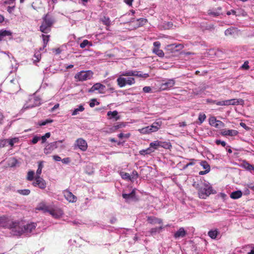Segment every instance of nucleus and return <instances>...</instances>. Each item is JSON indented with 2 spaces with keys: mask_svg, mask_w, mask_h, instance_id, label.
I'll return each mask as SVG.
<instances>
[{
  "mask_svg": "<svg viewBox=\"0 0 254 254\" xmlns=\"http://www.w3.org/2000/svg\"><path fill=\"white\" fill-rule=\"evenodd\" d=\"M131 76L140 77L144 78L149 77L148 73H141V71L137 70H127L121 72V75L117 79V85L122 88L127 85H132L135 83L134 78Z\"/></svg>",
  "mask_w": 254,
  "mask_h": 254,
  "instance_id": "nucleus-1",
  "label": "nucleus"
},
{
  "mask_svg": "<svg viewBox=\"0 0 254 254\" xmlns=\"http://www.w3.org/2000/svg\"><path fill=\"white\" fill-rule=\"evenodd\" d=\"M18 221L14 220L10 216L3 215L0 216V227L8 229L11 230L15 235L16 229L18 227Z\"/></svg>",
  "mask_w": 254,
  "mask_h": 254,
  "instance_id": "nucleus-2",
  "label": "nucleus"
},
{
  "mask_svg": "<svg viewBox=\"0 0 254 254\" xmlns=\"http://www.w3.org/2000/svg\"><path fill=\"white\" fill-rule=\"evenodd\" d=\"M55 20L53 16L48 13L43 18V21L40 27V30L44 33H48L51 31V27L54 23Z\"/></svg>",
  "mask_w": 254,
  "mask_h": 254,
  "instance_id": "nucleus-3",
  "label": "nucleus"
},
{
  "mask_svg": "<svg viewBox=\"0 0 254 254\" xmlns=\"http://www.w3.org/2000/svg\"><path fill=\"white\" fill-rule=\"evenodd\" d=\"M37 226V224L35 223H30L26 225H24L23 227H21L20 225V222L18 221V228L16 229L15 234L16 236H20L23 233H31L33 230L35 229Z\"/></svg>",
  "mask_w": 254,
  "mask_h": 254,
  "instance_id": "nucleus-4",
  "label": "nucleus"
},
{
  "mask_svg": "<svg viewBox=\"0 0 254 254\" xmlns=\"http://www.w3.org/2000/svg\"><path fill=\"white\" fill-rule=\"evenodd\" d=\"M93 75L91 70H82L75 74L74 78L76 81H84L91 79Z\"/></svg>",
  "mask_w": 254,
  "mask_h": 254,
  "instance_id": "nucleus-5",
  "label": "nucleus"
},
{
  "mask_svg": "<svg viewBox=\"0 0 254 254\" xmlns=\"http://www.w3.org/2000/svg\"><path fill=\"white\" fill-rule=\"evenodd\" d=\"M215 191H214L212 188L210 186H205L204 188H201L198 191V195L199 198L202 199H205L210 194L214 193Z\"/></svg>",
  "mask_w": 254,
  "mask_h": 254,
  "instance_id": "nucleus-6",
  "label": "nucleus"
},
{
  "mask_svg": "<svg viewBox=\"0 0 254 254\" xmlns=\"http://www.w3.org/2000/svg\"><path fill=\"white\" fill-rule=\"evenodd\" d=\"M32 185L34 187L38 186L40 189L44 190L46 188L47 184L45 181L42 178L36 177Z\"/></svg>",
  "mask_w": 254,
  "mask_h": 254,
  "instance_id": "nucleus-7",
  "label": "nucleus"
},
{
  "mask_svg": "<svg viewBox=\"0 0 254 254\" xmlns=\"http://www.w3.org/2000/svg\"><path fill=\"white\" fill-rule=\"evenodd\" d=\"M64 198L69 202L73 203L77 201V197L69 190H66L63 191Z\"/></svg>",
  "mask_w": 254,
  "mask_h": 254,
  "instance_id": "nucleus-8",
  "label": "nucleus"
},
{
  "mask_svg": "<svg viewBox=\"0 0 254 254\" xmlns=\"http://www.w3.org/2000/svg\"><path fill=\"white\" fill-rule=\"evenodd\" d=\"M153 46L154 48L152 50L153 53L157 55L159 57H163L164 53L162 50L160 49L161 46L160 42L159 41H156L153 43Z\"/></svg>",
  "mask_w": 254,
  "mask_h": 254,
  "instance_id": "nucleus-9",
  "label": "nucleus"
},
{
  "mask_svg": "<svg viewBox=\"0 0 254 254\" xmlns=\"http://www.w3.org/2000/svg\"><path fill=\"white\" fill-rule=\"evenodd\" d=\"M58 142L62 143L63 140H59L58 141H55L48 144L44 148V152L46 154H50L55 149L57 148V143Z\"/></svg>",
  "mask_w": 254,
  "mask_h": 254,
  "instance_id": "nucleus-10",
  "label": "nucleus"
},
{
  "mask_svg": "<svg viewBox=\"0 0 254 254\" xmlns=\"http://www.w3.org/2000/svg\"><path fill=\"white\" fill-rule=\"evenodd\" d=\"M209 124L216 128L224 127V124L221 121L217 120L215 117H211L209 119Z\"/></svg>",
  "mask_w": 254,
  "mask_h": 254,
  "instance_id": "nucleus-11",
  "label": "nucleus"
},
{
  "mask_svg": "<svg viewBox=\"0 0 254 254\" xmlns=\"http://www.w3.org/2000/svg\"><path fill=\"white\" fill-rule=\"evenodd\" d=\"M175 84V81L173 79H168L161 83L160 88L163 90H167L172 87Z\"/></svg>",
  "mask_w": 254,
  "mask_h": 254,
  "instance_id": "nucleus-12",
  "label": "nucleus"
},
{
  "mask_svg": "<svg viewBox=\"0 0 254 254\" xmlns=\"http://www.w3.org/2000/svg\"><path fill=\"white\" fill-rule=\"evenodd\" d=\"M76 146L82 151H86L87 149V143L86 141L82 138H78L75 142Z\"/></svg>",
  "mask_w": 254,
  "mask_h": 254,
  "instance_id": "nucleus-13",
  "label": "nucleus"
},
{
  "mask_svg": "<svg viewBox=\"0 0 254 254\" xmlns=\"http://www.w3.org/2000/svg\"><path fill=\"white\" fill-rule=\"evenodd\" d=\"M105 86L100 83H96L94 84L92 87L89 90V92H93L95 91L98 90L99 93H103V91L105 89Z\"/></svg>",
  "mask_w": 254,
  "mask_h": 254,
  "instance_id": "nucleus-14",
  "label": "nucleus"
},
{
  "mask_svg": "<svg viewBox=\"0 0 254 254\" xmlns=\"http://www.w3.org/2000/svg\"><path fill=\"white\" fill-rule=\"evenodd\" d=\"M238 131L234 129H223L222 130L221 134L223 136H236L238 134Z\"/></svg>",
  "mask_w": 254,
  "mask_h": 254,
  "instance_id": "nucleus-15",
  "label": "nucleus"
},
{
  "mask_svg": "<svg viewBox=\"0 0 254 254\" xmlns=\"http://www.w3.org/2000/svg\"><path fill=\"white\" fill-rule=\"evenodd\" d=\"M222 7L219 6L216 9L212 10L210 9L208 11V14L210 16L213 17H217L219 16L222 14Z\"/></svg>",
  "mask_w": 254,
  "mask_h": 254,
  "instance_id": "nucleus-16",
  "label": "nucleus"
},
{
  "mask_svg": "<svg viewBox=\"0 0 254 254\" xmlns=\"http://www.w3.org/2000/svg\"><path fill=\"white\" fill-rule=\"evenodd\" d=\"M147 221L149 223L151 224H162L163 223L162 220L161 219L156 218L154 216H148L147 217Z\"/></svg>",
  "mask_w": 254,
  "mask_h": 254,
  "instance_id": "nucleus-17",
  "label": "nucleus"
},
{
  "mask_svg": "<svg viewBox=\"0 0 254 254\" xmlns=\"http://www.w3.org/2000/svg\"><path fill=\"white\" fill-rule=\"evenodd\" d=\"M162 122L161 121L154 122L151 126H149L151 132L157 131L160 128Z\"/></svg>",
  "mask_w": 254,
  "mask_h": 254,
  "instance_id": "nucleus-18",
  "label": "nucleus"
},
{
  "mask_svg": "<svg viewBox=\"0 0 254 254\" xmlns=\"http://www.w3.org/2000/svg\"><path fill=\"white\" fill-rule=\"evenodd\" d=\"M12 33L10 31L6 30H0V41H2L3 39L6 36H11Z\"/></svg>",
  "mask_w": 254,
  "mask_h": 254,
  "instance_id": "nucleus-19",
  "label": "nucleus"
},
{
  "mask_svg": "<svg viewBox=\"0 0 254 254\" xmlns=\"http://www.w3.org/2000/svg\"><path fill=\"white\" fill-rule=\"evenodd\" d=\"M243 193L241 190H237L233 191L230 194V197L234 199H238L242 197Z\"/></svg>",
  "mask_w": 254,
  "mask_h": 254,
  "instance_id": "nucleus-20",
  "label": "nucleus"
},
{
  "mask_svg": "<svg viewBox=\"0 0 254 254\" xmlns=\"http://www.w3.org/2000/svg\"><path fill=\"white\" fill-rule=\"evenodd\" d=\"M186 232L183 228H180L174 234L176 238L184 237L186 236Z\"/></svg>",
  "mask_w": 254,
  "mask_h": 254,
  "instance_id": "nucleus-21",
  "label": "nucleus"
},
{
  "mask_svg": "<svg viewBox=\"0 0 254 254\" xmlns=\"http://www.w3.org/2000/svg\"><path fill=\"white\" fill-rule=\"evenodd\" d=\"M118 112L117 111H109L107 113V116L109 117L110 119L115 118L116 121L120 119V117L118 116Z\"/></svg>",
  "mask_w": 254,
  "mask_h": 254,
  "instance_id": "nucleus-22",
  "label": "nucleus"
},
{
  "mask_svg": "<svg viewBox=\"0 0 254 254\" xmlns=\"http://www.w3.org/2000/svg\"><path fill=\"white\" fill-rule=\"evenodd\" d=\"M50 207L46 205L44 202H41L39 204L37 207V209L39 210H42L44 212H48L49 211Z\"/></svg>",
  "mask_w": 254,
  "mask_h": 254,
  "instance_id": "nucleus-23",
  "label": "nucleus"
},
{
  "mask_svg": "<svg viewBox=\"0 0 254 254\" xmlns=\"http://www.w3.org/2000/svg\"><path fill=\"white\" fill-rule=\"evenodd\" d=\"M244 103V100L242 99H230V105H241Z\"/></svg>",
  "mask_w": 254,
  "mask_h": 254,
  "instance_id": "nucleus-24",
  "label": "nucleus"
},
{
  "mask_svg": "<svg viewBox=\"0 0 254 254\" xmlns=\"http://www.w3.org/2000/svg\"><path fill=\"white\" fill-rule=\"evenodd\" d=\"M135 191L134 190H133L131 192L129 193H123L122 196L124 198L128 199L130 198H133L135 197Z\"/></svg>",
  "mask_w": 254,
  "mask_h": 254,
  "instance_id": "nucleus-25",
  "label": "nucleus"
},
{
  "mask_svg": "<svg viewBox=\"0 0 254 254\" xmlns=\"http://www.w3.org/2000/svg\"><path fill=\"white\" fill-rule=\"evenodd\" d=\"M160 147H163L165 149H170L172 147V145L170 142H163L159 141Z\"/></svg>",
  "mask_w": 254,
  "mask_h": 254,
  "instance_id": "nucleus-26",
  "label": "nucleus"
},
{
  "mask_svg": "<svg viewBox=\"0 0 254 254\" xmlns=\"http://www.w3.org/2000/svg\"><path fill=\"white\" fill-rule=\"evenodd\" d=\"M154 152V149L152 148H151V147H148L146 149H142L140 151H139V154L140 155H145L146 154H150L152 152Z\"/></svg>",
  "mask_w": 254,
  "mask_h": 254,
  "instance_id": "nucleus-27",
  "label": "nucleus"
},
{
  "mask_svg": "<svg viewBox=\"0 0 254 254\" xmlns=\"http://www.w3.org/2000/svg\"><path fill=\"white\" fill-rule=\"evenodd\" d=\"M101 21L104 25H105L107 27L110 26L111 25V20L110 19V18L108 17L103 16L101 19Z\"/></svg>",
  "mask_w": 254,
  "mask_h": 254,
  "instance_id": "nucleus-28",
  "label": "nucleus"
},
{
  "mask_svg": "<svg viewBox=\"0 0 254 254\" xmlns=\"http://www.w3.org/2000/svg\"><path fill=\"white\" fill-rule=\"evenodd\" d=\"M237 31V28H230L226 29L225 31V34L226 36H229L232 35Z\"/></svg>",
  "mask_w": 254,
  "mask_h": 254,
  "instance_id": "nucleus-29",
  "label": "nucleus"
},
{
  "mask_svg": "<svg viewBox=\"0 0 254 254\" xmlns=\"http://www.w3.org/2000/svg\"><path fill=\"white\" fill-rule=\"evenodd\" d=\"M120 174L123 179L125 180L131 181V176L128 173L124 172H121Z\"/></svg>",
  "mask_w": 254,
  "mask_h": 254,
  "instance_id": "nucleus-30",
  "label": "nucleus"
},
{
  "mask_svg": "<svg viewBox=\"0 0 254 254\" xmlns=\"http://www.w3.org/2000/svg\"><path fill=\"white\" fill-rule=\"evenodd\" d=\"M159 145V141L156 140L151 142L149 144V147H151V148L154 149V151L155 149H157L159 147H160Z\"/></svg>",
  "mask_w": 254,
  "mask_h": 254,
  "instance_id": "nucleus-31",
  "label": "nucleus"
},
{
  "mask_svg": "<svg viewBox=\"0 0 254 254\" xmlns=\"http://www.w3.org/2000/svg\"><path fill=\"white\" fill-rule=\"evenodd\" d=\"M142 134H147L152 132L149 126H147L138 130Z\"/></svg>",
  "mask_w": 254,
  "mask_h": 254,
  "instance_id": "nucleus-32",
  "label": "nucleus"
},
{
  "mask_svg": "<svg viewBox=\"0 0 254 254\" xmlns=\"http://www.w3.org/2000/svg\"><path fill=\"white\" fill-rule=\"evenodd\" d=\"M84 110V108L81 105H79L78 108L75 109L72 113V115L75 116L77 115L79 113V112H82Z\"/></svg>",
  "mask_w": 254,
  "mask_h": 254,
  "instance_id": "nucleus-33",
  "label": "nucleus"
},
{
  "mask_svg": "<svg viewBox=\"0 0 254 254\" xmlns=\"http://www.w3.org/2000/svg\"><path fill=\"white\" fill-rule=\"evenodd\" d=\"M243 166L244 168L247 169L248 170H252L254 169V167L253 165L250 164L248 162L246 161H244L243 163Z\"/></svg>",
  "mask_w": 254,
  "mask_h": 254,
  "instance_id": "nucleus-34",
  "label": "nucleus"
},
{
  "mask_svg": "<svg viewBox=\"0 0 254 254\" xmlns=\"http://www.w3.org/2000/svg\"><path fill=\"white\" fill-rule=\"evenodd\" d=\"M218 234V232L216 230L209 231L208 233V236L212 239H215Z\"/></svg>",
  "mask_w": 254,
  "mask_h": 254,
  "instance_id": "nucleus-35",
  "label": "nucleus"
},
{
  "mask_svg": "<svg viewBox=\"0 0 254 254\" xmlns=\"http://www.w3.org/2000/svg\"><path fill=\"white\" fill-rule=\"evenodd\" d=\"M206 115L203 113H200L199 114L198 120L199 121V124H201L206 119Z\"/></svg>",
  "mask_w": 254,
  "mask_h": 254,
  "instance_id": "nucleus-36",
  "label": "nucleus"
},
{
  "mask_svg": "<svg viewBox=\"0 0 254 254\" xmlns=\"http://www.w3.org/2000/svg\"><path fill=\"white\" fill-rule=\"evenodd\" d=\"M17 192L23 195H27L30 194V190L29 189L18 190Z\"/></svg>",
  "mask_w": 254,
  "mask_h": 254,
  "instance_id": "nucleus-37",
  "label": "nucleus"
},
{
  "mask_svg": "<svg viewBox=\"0 0 254 254\" xmlns=\"http://www.w3.org/2000/svg\"><path fill=\"white\" fill-rule=\"evenodd\" d=\"M42 37L43 38V41L44 43V47H46L50 38V35H46L44 34L42 35Z\"/></svg>",
  "mask_w": 254,
  "mask_h": 254,
  "instance_id": "nucleus-38",
  "label": "nucleus"
},
{
  "mask_svg": "<svg viewBox=\"0 0 254 254\" xmlns=\"http://www.w3.org/2000/svg\"><path fill=\"white\" fill-rule=\"evenodd\" d=\"M92 46V43L88 41L87 40H84L80 44V47L81 48H84L87 45Z\"/></svg>",
  "mask_w": 254,
  "mask_h": 254,
  "instance_id": "nucleus-39",
  "label": "nucleus"
},
{
  "mask_svg": "<svg viewBox=\"0 0 254 254\" xmlns=\"http://www.w3.org/2000/svg\"><path fill=\"white\" fill-rule=\"evenodd\" d=\"M200 165L203 168L205 169V170H209V172L210 170V167L208 163L206 161H202L200 163Z\"/></svg>",
  "mask_w": 254,
  "mask_h": 254,
  "instance_id": "nucleus-40",
  "label": "nucleus"
},
{
  "mask_svg": "<svg viewBox=\"0 0 254 254\" xmlns=\"http://www.w3.org/2000/svg\"><path fill=\"white\" fill-rule=\"evenodd\" d=\"M34 59H33V60L35 62H39L41 59V55L40 53L38 51L35 52L34 54Z\"/></svg>",
  "mask_w": 254,
  "mask_h": 254,
  "instance_id": "nucleus-41",
  "label": "nucleus"
},
{
  "mask_svg": "<svg viewBox=\"0 0 254 254\" xmlns=\"http://www.w3.org/2000/svg\"><path fill=\"white\" fill-rule=\"evenodd\" d=\"M163 228L162 226L159 227H156L151 229L150 232L152 235H154L156 232H159Z\"/></svg>",
  "mask_w": 254,
  "mask_h": 254,
  "instance_id": "nucleus-42",
  "label": "nucleus"
},
{
  "mask_svg": "<svg viewBox=\"0 0 254 254\" xmlns=\"http://www.w3.org/2000/svg\"><path fill=\"white\" fill-rule=\"evenodd\" d=\"M168 47H170L171 48H178L179 49H182L184 47V45L181 44H173L168 45Z\"/></svg>",
  "mask_w": 254,
  "mask_h": 254,
  "instance_id": "nucleus-43",
  "label": "nucleus"
},
{
  "mask_svg": "<svg viewBox=\"0 0 254 254\" xmlns=\"http://www.w3.org/2000/svg\"><path fill=\"white\" fill-rule=\"evenodd\" d=\"M34 172L30 171L28 172L27 179L28 181H31L34 179Z\"/></svg>",
  "mask_w": 254,
  "mask_h": 254,
  "instance_id": "nucleus-44",
  "label": "nucleus"
},
{
  "mask_svg": "<svg viewBox=\"0 0 254 254\" xmlns=\"http://www.w3.org/2000/svg\"><path fill=\"white\" fill-rule=\"evenodd\" d=\"M50 135H51L50 132H47L46 133H45V134L44 135L42 136L40 138V139H41V141H42L41 143H45L46 141V139L48 138H49L50 137Z\"/></svg>",
  "mask_w": 254,
  "mask_h": 254,
  "instance_id": "nucleus-45",
  "label": "nucleus"
},
{
  "mask_svg": "<svg viewBox=\"0 0 254 254\" xmlns=\"http://www.w3.org/2000/svg\"><path fill=\"white\" fill-rule=\"evenodd\" d=\"M131 180L132 179H136L138 177V174L136 171L134 170L132 171L131 175Z\"/></svg>",
  "mask_w": 254,
  "mask_h": 254,
  "instance_id": "nucleus-46",
  "label": "nucleus"
},
{
  "mask_svg": "<svg viewBox=\"0 0 254 254\" xmlns=\"http://www.w3.org/2000/svg\"><path fill=\"white\" fill-rule=\"evenodd\" d=\"M220 106H229L230 105V100L220 101Z\"/></svg>",
  "mask_w": 254,
  "mask_h": 254,
  "instance_id": "nucleus-47",
  "label": "nucleus"
},
{
  "mask_svg": "<svg viewBox=\"0 0 254 254\" xmlns=\"http://www.w3.org/2000/svg\"><path fill=\"white\" fill-rule=\"evenodd\" d=\"M130 136V134L129 133H126V134H125V133H120L118 135V137L120 138H123L124 137H125V138H128Z\"/></svg>",
  "mask_w": 254,
  "mask_h": 254,
  "instance_id": "nucleus-48",
  "label": "nucleus"
},
{
  "mask_svg": "<svg viewBox=\"0 0 254 254\" xmlns=\"http://www.w3.org/2000/svg\"><path fill=\"white\" fill-rule=\"evenodd\" d=\"M215 143L217 145H221L223 147H225L226 145V143L224 141H222L221 140H216Z\"/></svg>",
  "mask_w": 254,
  "mask_h": 254,
  "instance_id": "nucleus-49",
  "label": "nucleus"
},
{
  "mask_svg": "<svg viewBox=\"0 0 254 254\" xmlns=\"http://www.w3.org/2000/svg\"><path fill=\"white\" fill-rule=\"evenodd\" d=\"M52 122H53V120H52L48 119V120H46L45 121H43V122H42L41 123H40L39 124V125L40 126H45V125H46V124H47L48 123H51Z\"/></svg>",
  "mask_w": 254,
  "mask_h": 254,
  "instance_id": "nucleus-50",
  "label": "nucleus"
},
{
  "mask_svg": "<svg viewBox=\"0 0 254 254\" xmlns=\"http://www.w3.org/2000/svg\"><path fill=\"white\" fill-rule=\"evenodd\" d=\"M50 214H51L52 216L57 217L58 216V215L57 214L56 211L53 209H49V211H48Z\"/></svg>",
  "mask_w": 254,
  "mask_h": 254,
  "instance_id": "nucleus-51",
  "label": "nucleus"
},
{
  "mask_svg": "<svg viewBox=\"0 0 254 254\" xmlns=\"http://www.w3.org/2000/svg\"><path fill=\"white\" fill-rule=\"evenodd\" d=\"M207 102L211 104H216L217 105L220 106V101H218L216 100H207Z\"/></svg>",
  "mask_w": 254,
  "mask_h": 254,
  "instance_id": "nucleus-52",
  "label": "nucleus"
},
{
  "mask_svg": "<svg viewBox=\"0 0 254 254\" xmlns=\"http://www.w3.org/2000/svg\"><path fill=\"white\" fill-rule=\"evenodd\" d=\"M40 139V137H38V136H35L33 138V139H32V141H31V142H32V143L33 144H34L37 143L38 142V141Z\"/></svg>",
  "mask_w": 254,
  "mask_h": 254,
  "instance_id": "nucleus-53",
  "label": "nucleus"
},
{
  "mask_svg": "<svg viewBox=\"0 0 254 254\" xmlns=\"http://www.w3.org/2000/svg\"><path fill=\"white\" fill-rule=\"evenodd\" d=\"M248 64H249V63L248 61L245 62L244 64L242 66V68L247 69V70L249 69L250 68V66H249Z\"/></svg>",
  "mask_w": 254,
  "mask_h": 254,
  "instance_id": "nucleus-54",
  "label": "nucleus"
},
{
  "mask_svg": "<svg viewBox=\"0 0 254 254\" xmlns=\"http://www.w3.org/2000/svg\"><path fill=\"white\" fill-rule=\"evenodd\" d=\"M143 91L145 93H149L151 91V88L150 86H145L143 88Z\"/></svg>",
  "mask_w": 254,
  "mask_h": 254,
  "instance_id": "nucleus-55",
  "label": "nucleus"
},
{
  "mask_svg": "<svg viewBox=\"0 0 254 254\" xmlns=\"http://www.w3.org/2000/svg\"><path fill=\"white\" fill-rule=\"evenodd\" d=\"M95 101L96 99H92L89 103V106L90 107L93 108L95 106Z\"/></svg>",
  "mask_w": 254,
  "mask_h": 254,
  "instance_id": "nucleus-56",
  "label": "nucleus"
},
{
  "mask_svg": "<svg viewBox=\"0 0 254 254\" xmlns=\"http://www.w3.org/2000/svg\"><path fill=\"white\" fill-rule=\"evenodd\" d=\"M15 7V5H13L12 6H8L7 8V11L8 12V13H11L14 9Z\"/></svg>",
  "mask_w": 254,
  "mask_h": 254,
  "instance_id": "nucleus-57",
  "label": "nucleus"
},
{
  "mask_svg": "<svg viewBox=\"0 0 254 254\" xmlns=\"http://www.w3.org/2000/svg\"><path fill=\"white\" fill-rule=\"evenodd\" d=\"M61 161L64 164H68L70 162V159L68 157L64 158L62 159Z\"/></svg>",
  "mask_w": 254,
  "mask_h": 254,
  "instance_id": "nucleus-58",
  "label": "nucleus"
},
{
  "mask_svg": "<svg viewBox=\"0 0 254 254\" xmlns=\"http://www.w3.org/2000/svg\"><path fill=\"white\" fill-rule=\"evenodd\" d=\"M53 158L54 159V160L56 161H60L62 160L61 158L58 155H54L53 156Z\"/></svg>",
  "mask_w": 254,
  "mask_h": 254,
  "instance_id": "nucleus-59",
  "label": "nucleus"
},
{
  "mask_svg": "<svg viewBox=\"0 0 254 254\" xmlns=\"http://www.w3.org/2000/svg\"><path fill=\"white\" fill-rule=\"evenodd\" d=\"M134 0H124V2L129 6L132 5V3Z\"/></svg>",
  "mask_w": 254,
  "mask_h": 254,
  "instance_id": "nucleus-60",
  "label": "nucleus"
},
{
  "mask_svg": "<svg viewBox=\"0 0 254 254\" xmlns=\"http://www.w3.org/2000/svg\"><path fill=\"white\" fill-rule=\"evenodd\" d=\"M231 14H233L234 15H236V11L235 10H233V9H231V10L228 11L227 12V14L228 15H230Z\"/></svg>",
  "mask_w": 254,
  "mask_h": 254,
  "instance_id": "nucleus-61",
  "label": "nucleus"
},
{
  "mask_svg": "<svg viewBox=\"0 0 254 254\" xmlns=\"http://www.w3.org/2000/svg\"><path fill=\"white\" fill-rule=\"evenodd\" d=\"M16 138H13L10 139V140L9 142V144L10 146H12L14 144V143L16 142Z\"/></svg>",
  "mask_w": 254,
  "mask_h": 254,
  "instance_id": "nucleus-62",
  "label": "nucleus"
},
{
  "mask_svg": "<svg viewBox=\"0 0 254 254\" xmlns=\"http://www.w3.org/2000/svg\"><path fill=\"white\" fill-rule=\"evenodd\" d=\"M41 173H42V170L38 168V169L37 170V171H36V177H40V175L41 174Z\"/></svg>",
  "mask_w": 254,
  "mask_h": 254,
  "instance_id": "nucleus-63",
  "label": "nucleus"
},
{
  "mask_svg": "<svg viewBox=\"0 0 254 254\" xmlns=\"http://www.w3.org/2000/svg\"><path fill=\"white\" fill-rule=\"evenodd\" d=\"M43 168V162L40 161L38 163V168L42 170Z\"/></svg>",
  "mask_w": 254,
  "mask_h": 254,
  "instance_id": "nucleus-64",
  "label": "nucleus"
}]
</instances>
